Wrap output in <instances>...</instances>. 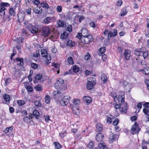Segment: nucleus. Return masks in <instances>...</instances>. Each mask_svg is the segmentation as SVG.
<instances>
[{"label": "nucleus", "instance_id": "52", "mask_svg": "<svg viewBox=\"0 0 149 149\" xmlns=\"http://www.w3.org/2000/svg\"><path fill=\"white\" fill-rule=\"evenodd\" d=\"M149 111V109L146 108H144L143 109V112L146 115H148V113Z\"/></svg>", "mask_w": 149, "mask_h": 149}, {"label": "nucleus", "instance_id": "39", "mask_svg": "<svg viewBox=\"0 0 149 149\" xmlns=\"http://www.w3.org/2000/svg\"><path fill=\"white\" fill-rule=\"evenodd\" d=\"M42 77V75L39 73L36 76L35 79L38 80H39L41 79Z\"/></svg>", "mask_w": 149, "mask_h": 149}, {"label": "nucleus", "instance_id": "43", "mask_svg": "<svg viewBox=\"0 0 149 149\" xmlns=\"http://www.w3.org/2000/svg\"><path fill=\"white\" fill-rule=\"evenodd\" d=\"M31 66L32 68L34 69H36L38 68L37 65L35 63H32L31 64Z\"/></svg>", "mask_w": 149, "mask_h": 149}, {"label": "nucleus", "instance_id": "22", "mask_svg": "<svg viewBox=\"0 0 149 149\" xmlns=\"http://www.w3.org/2000/svg\"><path fill=\"white\" fill-rule=\"evenodd\" d=\"M57 23L59 27H63L65 25V22L63 20H59L57 21Z\"/></svg>", "mask_w": 149, "mask_h": 149}, {"label": "nucleus", "instance_id": "12", "mask_svg": "<svg viewBox=\"0 0 149 149\" xmlns=\"http://www.w3.org/2000/svg\"><path fill=\"white\" fill-rule=\"evenodd\" d=\"M3 97L5 101V102L4 103L8 104L10 103V99L9 95L7 94H5L3 95Z\"/></svg>", "mask_w": 149, "mask_h": 149}, {"label": "nucleus", "instance_id": "51", "mask_svg": "<svg viewBox=\"0 0 149 149\" xmlns=\"http://www.w3.org/2000/svg\"><path fill=\"white\" fill-rule=\"evenodd\" d=\"M137 108L139 109L138 112H139L140 111V109H141L142 107V104L141 102H139L137 105Z\"/></svg>", "mask_w": 149, "mask_h": 149}, {"label": "nucleus", "instance_id": "54", "mask_svg": "<svg viewBox=\"0 0 149 149\" xmlns=\"http://www.w3.org/2000/svg\"><path fill=\"white\" fill-rule=\"evenodd\" d=\"M10 78H7L5 80V84L6 86L7 85L9 84L10 81Z\"/></svg>", "mask_w": 149, "mask_h": 149}, {"label": "nucleus", "instance_id": "5", "mask_svg": "<svg viewBox=\"0 0 149 149\" xmlns=\"http://www.w3.org/2000/svg\"><path fill=\"white\" fill-rule=\"evenodd\" d=\"M70 97L69 96H65L61 100L60 103L63 106H65L69 103Z\"/></svg>", "mask_w": 149, "mask_h": 149}, {"label": "nucleus", "instance_id": "50", "mask_svg": "<svg viewBox=\"0 0 149 149\" xmlns=\"http://www.w3.org/2000/svg\"><path fill=\"white\" fill-rule=\"evenodd\" d=\"M34 104L36 106H40L41 105L40 102L39 100L35 101L34 102Z\"/></svg>", "mask_w": 149, "mask_h": 149}, {"label": "nucleus", "instance_id": "58", "mask_svg": "<svg viewBox=\"0 0 149 149\" xmlns=\"http://www.w3.org/2000/svg\"><path fill=\"white\" fill-rule=\"evenodd\" d=\"M23 120L24 121L27 122L30 120V118L28 116H26L23 118Z\"/></svg>", "mask_w": 149, "mask_h": 149}, {"label": "nucleus", "instance_id": "10", "mask_svg": "<svg viewBox=\"0 0 149 149\" xmlns=\"http://www.w3.org/2000/svg\"><path fill=\"white\" fill-rule=\"evenodd\" d=\"M122 95L119 96L118 98L116 97V98H118V100H120V99H121V106H123L124 105V103H126L125 102H125V93H122V94H121Z\"/></svg>", "mask_w": 149, "mask_h": 149}, {"label": "nucleus", "instance_id": "4", "mask_svg": "<svg viewBox=\"0 0 149 149\" xmlns=\"http://www.w3.org/2000/svg\"><path fill=\"white\" fill-rule=\"evenodd\" d=\"M88 35L89 34L87 29L85 28H84L81 29V33H78L76 37L79 39H81L82 37L88 36Z\"/></svg>", "mask_w": 149, "mask_h": 149}, {"label": "nucleus", "instance_id": "60", "mask_svg": "<svg viewBox=\"0 0 149 149\" xmlns=\"http://www.w3.org/2000/svg\"><path fill=\"white\" fill-rule=\"evenodd\" d=\"M102 58L103 61H105L107 59V56L105 54H104L102 55Z\"/></svg>", "mask_w": 149, "mask_h": 149}, {"label": "nucleus", "instance_id": "8", "mask_svg": "<svg viewBox=\"0 0 149 149\" xmlns=\"http://www.w3.org/2000/svg\"><path fill=\"white\" fill-rule=\"evenodd\" d=\"M123 55L126 60H129L130 56V51L128 49H125V52H124Z\"/></svg>", "mask_w": 149, "mask_h": 149}, {"label": "nucleus", "instance_id": "1", "mask_svg": "<svg viewBox=\"0 0 149 149\" xmlns=\"http://www.w3.org/2000/svg\"><path fill=\"white\" fill-rule=\"evenodd\" d=\"M41 26L40 25H33L32 24L28 29L31 31V33L36 34L40 32L41 31Z\"/></svg>", "mask_w": 149, "mask_h": 149}, {"label": "nucleus", "instance_id": "61", "mask_svg": "<svg viewBox=\"0 0 149 149\" xmlns=\"http://www.w3.org/2000/svg\"><path fill=\"white\" fill-rule=\"evenodd\" d=\"M72 26L70 25H68L67 28L68 31L69 32H71L72 31Z\"/></svg>", "mask_w": 149, "mask_h": 149}, {"label": "nucleus", "instance_id": "14", "mask_svg": "<svg viewBox=\"0 0 149 149\" xmlns=\"http://www.w3.org/2000/svg\"><path fill=\"white\" fill-rule=\"evenodd\" d=\"M9 4L7 3H1L0 6V12L2 13V11L5 12L6 8L5 7L7 6Z\"/></svg>", "mask_w": 149, "mask_h": 149}, {"label": "nucleus", "instance_id": "56", "mask_svg": "<svg viewBox=\"0 0 149 149\" xmlns=\"http://www.w3.org/2000/svg\"><path fill=\"white\" fill-rule=\"evenodd\" d=\"M89 24L91 26L93 27V28H95L96 27L95 23L93 22H91L89 23Z\"/></svg>", "mask_w": 149, "mask_h": 149}, {"label": "nucleus", "instance_id": "45", "mask_svg": "<svg viewBox=\"0 0 149 149\" xmlns=\"http://www.w3.org/2000/svg\"><path fill=\"white\" fill-rule=\"evenodd\" d=\"M105 50V47H103L99 49V52L100 53L102 54L104 53Z\"/></svg>", "mask_w": 149, "mask_h": 149}, {"label": "nucleus", "instance_id": "64", "mask_svg": "<svg viewBox=\"0 0 149 149\" xmlns=\"http://www.w3.org/2000/svg\"><path fill=\"white\" fill-rule=\"evenodd\" d=\"M46 59L48 61H49L51 60V58L49 56V55H47L46 57H45Z\"/></svg>", "mask_w": 149, "mask_h": 149}, {"label": "nucleus", "instance_id": "3", "mask_svg": "<svg viewBox=\"0 0 149 149\" xmlns=\"http://www.w3.org/2000/svg\"><path fill=\"white\" fill-rule=\"evenodd\" d=\"M81 39V42H84L86 44H88L93 40L92 35L90 34L88 35V36L82 37Z\"/></svg>", "mask_w": 149, "mask_h": 149}, {"label": "nucleus", "instance_id": "55", "mask_svg": "<svg viewBox=\"0 0 149 149\" xmlns=\"http://www.w3.org/2000/svg\"><path fill=\"white\" fill-rule=\"evenodd\" d=\"M139 49H136L134 51V53L137 56H139Z\"/></svg>", "mask_w": 149, "mask_h": 149}, {"label": "nucleus", "instance_id": "26", "mask_svg": "<svg viewBox=\"0 0 149 149\" xmlns=\"http://www.w3.org/2000/svg\"><path fill=\"white\" fill-rule=\"evenodd\" d=\"M72 69L73 71L74 72H77L79 70V68L76 65L72 66Z\"/></svg>", "mask_w": 149, "mask_h": 149}, {"label": "nucleus", "instance_id": "37", "mask_svg": "<svg viewBox=\"0 0 149 149\" xmlns=\"http://www.w3.org/2000/svg\"><path fill=\"white\" fill-rule=\"evenodd\" d=\"M17 103L19 106H22L24 105L25 104V102L23 100H17Z\"/></svg>", "mask_w": 149, "mask_h": 149}, {"label": "nucleus", "instance_id": "36", "mask_svg": "<svg viewBox=\"0 0 149 149\" xmlns=\"http://www.w3.org/2000/svg\"><path fill=\"white\" fill-rule=\"evenodd\" d=\"M127 12L125 8H123L121 12V16H123L126 15L127 14Z\"/></svg>", "mask_w": 149, "mask_h": 149}, {"label": "nucleus", "instance_id": "20", "mask_svg": "<svg viewBox=\"0 0 149 149\" xmlns=\"http://www.w3.org/2000/svg\"><path fill=\"white\" fill-rule=\"evenodd\" d=\"M42 12V8L40 7H37L34 9V12L36 14H40Z\"/></svg>", "mask_w": 149, "mask_h": 149}, {"label": "nucleus", "instance_id": "63", "mask_svg": "<svg viewBox=\"0 0 149 149\" xmlns=\"http://www.w3.org/2000/svg\"><path fill=\"white\" fill-rule=\"evenodd\" d=\"M121 107V104H116L115 106V108L116 109H119L120 108V107Z\"/></svg>", "mask_w": 149, "mask_h": 149}, {"label": "nucleus", "instance_id": "11", "mask_svg": "<svg viewBox=\"0 0 149 149\" xmlns=\"http://www.w3.org/2000/svg\"><path fill=\"white\" fill-rule=\"evenodd\" d=\"M64 83L63 80L60 79L58 80L56 83L55 84V87L56 89L59 88V84H60V86H63V84Z\"/></svg>", "mask_w": 149, "mask_h": 149}, {"label": "nucleus", "instance_id": "57", "mask_svg": "<svg viewBox=\"0 0 149 149\" xmlns=\"http://www.w3.org/2000/svg\"><path fill=\"white\" fill-rule=\"evenodd\" d=\"M26 12L28 15H31V8H30L28 9H26Z\"/></svg>", "mask_w": 149, "mask_h": 149}, {"label": "nucleus", "instance_id": "27", "mask_svg": "<svg viewBox=\"0 0 149 149\" xmlns=\"http://www.w3.org/2000/svg\"><path fill=\"white\" fill-rule=\"evenodd\" d=\"M68 33L66 32H65L63 34H61L60 38L62 39H65L68 37Z\"/></svg>", "mask_w": 149, "mask_h": 149}, {"label": "nucleus", "instance_id": "7", "mask_svg": "<svg viewBox=\"0 0 149 149\" xmlns=\"http://www.w3.org/2000/svg\"><path fill=\"white\" fill-rule=\"evenodd\" d=\"M41 30L43 36L45 37L48 36L50 33V29L47 27L43 26Z\"/></svg>", "mask_w": 149, "mask_h": 149}, {"label": "nucleus", "instance_id": "30", "mask_svg": "<svg viewBox=\"0 0 149 149\" xmlns=\"http://www.w3.org/2000/svg\"><path fill=\"white\" fill-rule=\"evenodd\" d=\"M34 88V89L37 91H40L42 90V87L40 84L35 86Z\"/></svg>", "mask_w": 149, "mask_h": 149}, {"label": "nucleus", "instance_id": "13", "mask_svg": "<svg viewBox=\"0 0 149 149\" xmlns=\"http://www.w3.org/2000/svg\"><path fill=\"white\" fill-rule=\"evenodd\" d=\"M83 100L87 104H90L92 101V99L91 97L88 96L84 97Z\"/></svg>", "mask_w": 149, "mask_h": 149}, {"label": "nucleus", "instance_id": "59", "mask_svg": "<svg viewBox=\"0 0 149 149\" xmlns=\"http://www.w3.org/2000/svg\"><path fill=\"white\" fill-rule=\"evenodd\" d=\"M86 54H87L85 56L84 58L85 60H87L90 59V56L88 53H87Z\"/></svg>", "mask_w": 149, "mask_h": 149}, {"label": "nucleus", "instance_id": "40", "mask_svg": "<svg viewBox=\"0 0 149 149\" xmlns=\"http://www.w3.org/2000/svg\"><path fill=\"white\" fill-rule=\"evenodd\" d=\"M45 101L46 103H49L50 101V97L49 95H47L45 97Z\"/></svg>", "mask_w": 149, "mask_h": 149}, {"label": "nucleus", "instance_id": "44", "mask_svg": "<svg viewBox=\"0 0 149 149\" xmlns=\"http://www.w3.org/2000/svg\"><path fill=\"white\" fill-rule=\"evenodd\" d=\"M148 52L147 51L146 52L143 51V56L145 59L148 57Z\"/></svg>", "mask_w": 149, "mask_h": 149}, {"label": "nucleus", "instance_id": "32", "mask_svg": "<svg viewBox=\"0 0 149 149\" xmlns=\"http://www.w3.org/2000/svg\"><path fill=\"white\" fill-rule=\"evenodd\" d=\"M13 130L12 127H7L4 131V132L6 133H7L8 132H12Z\"/></svg>", "mask_w": 149, "mask_h": 149}, {"label": "nucleus", "instance_id": "25", "mask_svg": "<svg viewBox=\"0 0 149 149\" xmlns=\"http://www.w3.org/2000/svg\"><path fill=\"white\" fill-rule=\"evenodd\" d=\"M33 116L36 118H37L39 116V113L37 110H34L33 113Z\"/></svg>", "mask_w": 149, "mask_h": 149}, {"label": "nucleus", "instance_id": "24", "mask_svg": "<svg viewBox=\"0 0 149 149\" xmlns=\"http://www.w3.org/2000/svg\"><path fill=\"white\" fill-rule=\"evenodd\" d=\"M101 79L103 81V83L105 84L107 81V77L105 74H103L101 76Z\"/></svg>", "mask_w": 149, "mask_h": 149}, {"label": "nucleus", "instance_id": "29", "mask_svg": "<svg viewBox=\"0 0 149 149\" xmlns=\"http://www.w3.org/2000/svg\"><path fill=\"white\" fill-rule=\"evenodd\" d=\"M67 45L69 47H73L74 45V43L72 42L71 40H68L67 42Z\"/></svg>", "mask_w": 149, "mask_h": 149}, {"label": "nucleus", "instance_id": "2", "mask_svg": "<svg viewBox=\"0 0 149 149\" xmlns=\"http://www.w3.org/2000/svg\"><path fill=\"white\" fill-rule=\"evenodd\" d=\"M87 79L88 81L86 85L87 88L88 90L91 89L94 87L95 84L96 79L93 77L88 78Z\"/></svg>", "mask_w": 149, "mask_h": 149}, {"label": "nucleus", "instance_id": "38", "mask_svg": "<svg viewBox=\"0 0 149 149\" xmlns=\"http://www.w3.org/2000/svg\"><path fill=\"white\" fill-rule=\"evenodd\" d=\"M54 143L55 146V147L57 149L61 148L62 147L61 145L59 143L57 142H55Z\"/></svg>", "mask_w": 149, "mask_h": 149}, {"label": "nucleus", "instance_id": "15", "mask_svg": "<svg viewBox=\"0 0 149 149\" xmlns=\"http://www.w3.org/2000/svg\"><path fill=\"white\" fill-rule=\"evenodd\" d=\"M122 110L121 112L122 113H127V109H128V107L127 103H124V105L123 106H121Z\"/></svg>", "mask_w": 149, "mask_h": 149}, {"label": "nucleus", "instance_id": "18", "mask_svg": "<svg viewBox=\"0 0 149 149\" xmlns=\"http://www.w3.org/2000/svg\"><path fill=\"white\" fill-rule=\"evenodd\" d=\"M52 19L49 17L45 18L42 21V23L45 24H47L52 22Z\"/></svg>", "mask_w": 149, "mask_h": 149}, {"label": "nucleus", "instance_id": "19", "mask_svg": "<svg viewBox=\"0 0 149 149\" xmlns=\"http://www.w3.org/2000/svg\"><path fill=\"white\" fill-rule=\"evenodd\" d=\"M16 61L19 62V63L18 65L20 66H22L24 65V59L22 58H16Z\"/></svg>", "mask_w": 149, "mask_h": 149}, {"label": "nucleus", "instance_id": "28", "mask_svg": "<svg viewBox=\"0 0 149 149\" xmlns=\"http://www.w3.org/2000/svg\"><path fill=\"white\" fill-rule=\"evenodd\" d=\"M42 56V57H45L48 55L47 51L44 49H42L41 51Z\"/></svg>", "mask_w": 149, "mask_h": 149}, {"label": "nucleus", "instance_id": "17", "mask_svg": "<svg viewBox=\"0 0 149 149\" xmlns=\"http://www.w3.org/2000/svg\"><path fill=\"white\" fill-rule=\"evenodd\" d=\"M97 131L98 132H100L102 130V125L100 123H98L96 125Z\"/></svg>", "mask_w": 149, "mask_h": 149}, {"label": "nucleus", "instance_id": "6", "mask_svg": "<svg viewBox=\"0 0 149 149\" xmlns=\"http://www.w3.org/2000/svg\"><path fill=\"white\" fill-rule=\"evenodd\" d=\"M140 128L139 127L138 125L135 122L134 125L132 126V128L131 130V134L133 135L136 133H138L140 130Z\"/></svg>", "mask_w": 149, "mask_h": 149}, {"label": "nucleus", "instance_id": "42", "mask_svg": "<svg viewBox=\"0 0 149 149\" xmlns=\"http://www.w3.org/2000/svg\"><path fill=\"white\" fill-rule=\"evenodd\" d=\"M68 61L70 64H73L74 63V61L72 58L71 57H69L68 59Z\"/></svg>", "mask_w": 149, "mask_h": 149}, {"label": "nucleus", "instance_id": "16", "mask_svg": "<svg viewBox=\"0 0 149 149\" xmlns=\"http://www.w3.org/2000/svg\"><path fill=\"white\" fill-rule=\"evenodd\" d=\"M104 137V135L102 133H100L96 134V139L97 141H100L102 140Z\"/></svg>", "mask_w": 149, "mask_h": 149}, {"label": "nucleus", "instance_id": "47", "mask_svg": "<svg viewBox=\"0 0 149 149\" xmlns=\"http://www.w3.org/2000/svg\"><path fill=\"white\" fill-rule=\"evenodd\" d=\"M62 8L61 6H58L56 7V10L58 13L61 12L62 10Z\"/></svg>", "mask_w": 149, "mask_h": 149}, {"label": "nucleus", "instance_id": "23", "mask_svg": "<svg viewBox=\"0 0 149 149\" xmlns=\"http://www.w3.org/2000/svg\"><path fill=\"white\" fill-rule=\"evenodd\" d=\"M24 23L25 27L28 29L31 26L32 24L31 23H29L28 21H25Z\"/></svg>", "mask_w": 149, "mask_h": 149}, {"label": "nucleus", "instance_id": "34", "mask_svg": "<svg viewBox=\"0 0 149 149\" xmlns=\"http://www.w3.org/2000/svg\"><path fill=\"white\" fill-rule=\"evenodd\" d=\"M67 132L65 131H62L59 134V136L63 138L65 136H66L67 134Z\"/></svg>", "mask_w": 149, "mask_h": 149}, {"label": "nucleus", "instance_id": "48", "mask_svg": "<svg viewBox=\"0 0 149 149\" xmlns=\"http://www.w3.org/2000/svg\"><path fill=\"white\" fill-rule=\"evenodd\" d=\"M26 89L27 91L30 92H31L33 90L32 88L30 86H27L26 87Z\"/></svg>", "mask_w": 149, "mask_h": 149}, {"label": "nucleus", "instance_id": "49", "mask_svg": "<svg viewBox=\"0 0 149 149\" xmlns=\"http://www.w3.org/2000/svg\"><path fill=\"white\" fill-rule=\"evenodd\" d=\"M119 123L118 119L116 118L114 120L113 122V124L114 125H116Z\"/></svg>", "mask_w": 149, "mask_h": 149}, {"label": "nucleus", "instance_id": "62", "mask_svg": "<svg viewBox=\"0 0 149 149\" xmlns=\"http://www.w3.org/2000/svg\"><path fill=\"white\" fill-rule=\"evenodd\" d=\"M112 33H113V37L116 36L117 35V29H114V31L113 33L112 32Z\"/></svg>", "mask_w": 149, "mask_h": 149}, {"label": "nucleus", "instance_id": "46", "mask_svg": "<svg viewBox=\"0 0 149 149\" xmlns=\"http://www.w3.org/2000/svg\"><path fill=\"white\" fill-rule=\"evenodd\" d=\"M22 14L21 13H19V14H18V15H17L18 20L19 21H22L24 19V17H23V16H22V17L21 18H20V17H20L21 16H22Z\"/></svg>", "mask_w": 149, "mask_h": 149}, {"label": "nucleus", "instance_id": "31", "mask_svg": "<svg viewBox=\"0 0 149 149\" xmlns=\"http://www.w3.org/2000/svg\"><path fill=\"white\" fill-rule=\"evenodd\" d=\"M132 86L131 83L129 84L127 86L125 87L124 88L127 90V91L129 92L131 90Z\"/></svg>", "mask_w": 149, "mask_h": 149}, {"label": "nucleus", "instance_id": "9", "mask_svg": "<svg viewBox=\"0 0 149 149\" xmlns=\"http://www.w3.org/2000/svg\"><path fill=\"white\" fill-rule=\"evenodd\" d=\"M117 135L116 134L112 133L110 135L109 138L110 143H113L117 139L116 137Z\"/></svg>", "mask_w": 149, "mask_h": 149}, {"label": "nucleus", "instance_id": "41", "mask_svg": "<svg viewBox=\"0 0 149 149\" xmlns=\"http://www.w3.org/2000/svg\"><path fill=\"white\" fill-rule=\"evenodd\" d=\"M73 102L74 104L77 105H79L80 104V100H78V99H74Z\"/></svg>", "mask_w": 149, "mask_h": 149}, {"label": "nucleus", "instance_id": "35", "mask_svg": "<svg viewBox=\"0 0 149 149\" xmlns=\"http://www.w3.org/2000/svg\"><path fill=\"white\" fill-rule=\"evenodd\" d=\"M52 66L54 67L56 69L59 70L60 67V65L58 63H53L52 64Z\"/></svg>", "mask_w": 149, "mask_h": 149}, {"label": "nucleus", "instance_id": "21", "mask_svg": "<svg viewBox=\"0 0 149 149\" xmlns=\"http://www.w3.org/2000/svg\"><path fill=\"white\" fill-rule=\"evenodd\" d=\"M40 5L42 7L48 9L49 8L48 4L45 1L42 2L41 3Z\"/></svg>", "mask_w": 149, "mask_h": 149}, {"label": "nucleus", "instance_id": "33", "mask_svg": "<svg viewBox=\"0 0 149 149\" xmlns=\"http://www.w3.org/2000/svg\"><path fill=\"white\" fill-rule=\"evenodd\" d=\"M9 13L11 16H14L15 15V12L13 8H11L9 10Z\"/></svg>", "mask_w": 149, "mask_h": 149}, {"label": "nucleus", "instance_id": "53", "mask_svg": "<svg viewBox=\"0 0 149 149\" xmlns=\"http://www.w3.org/2000/svg\"><path fill=\"white\" fill-rule=\"evenodd\" d=\"M88 147L90 148H93V142H90L88 145Z\"/></svg>", "mask_w": 149, "mask_h": 149}]
</instances>
